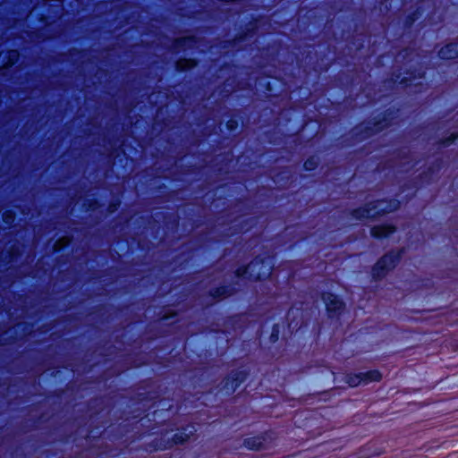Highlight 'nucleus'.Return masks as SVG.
<instances>
[{"mask_svg":"<svg viewBox=\"0 0 458 458\" xmlns=\"http://www.w3.org/2000/svg\"><path fill=\"white\" fill-rule=\"evenodd\" d=\"M399 108L389 106L379 112L371 119L361 122L353 126L348 132V135H342L338 139V145L343 147H352L361 143L366 140L372 138L394 125L397 118Z\"/></svg>","mask_w":458,"mask_h":458,"instance_id":"nucleus-1","label":"nucleus"},{"mask_svg":"<svg viewBox=\"0 0 458 458\" xmlns=\"http://www.w3.org/2000/svg\"><path fill=\"white\" fill-rule=\"evenodd\" d=\"M274 267L271 256L258 254L248 264L238 266L233 275L238 280L251 283L265 282L271 276Z\"/></svg>","mask_w":458,"mask_h":458,"instance_id":"nucleus-2","label":"nucleus"},{"mask_svg":"<svg viewBox=\"0 0 458 458\" xmlns=\"http://www.w3.org/2000/svg\"><path fill=\"white\" fill-rule=\"evenodd\" d=\"M336 47L327 42H320L307 52L309 69L314 72L318 81L322 74L327 72L335 63Z\"/></svg>","mask_w":458,"mask_h":458,"instance_id":"nucleus-3","label":"nucleus"},{"mask_svg":"<svg viewBox=\"0 0 458 458\" xmlns=\"http://www.w3.org/2000/svg\"><path fill=\"white\" fill-rule=\"evenodd\" d=\"M404 254L405 248L400 247L392 248L381 255L370 267V281L378 283L386 278L400 265Z\"/></svg>","mask_w":458,"mask_h":458,"instance_id":"nucleus-4","label":"nucleus"},{"mask_svg":"<svg viewBox=\"0 0 458 458\" xmlns=\"http://www.w3.org/2000/svg\"><path fill=\"white\" fill-rule=\"evenodd\" d=\"M163 233L161 234V225L157 220L150 221L151 237L157 240L160 243L165 242L170 238H175L179 232L181 218L174 212H162Z\"/></svg>","mask_w":458,"mask_h":458,"instance_id":"nucleus-5","label":"nucleus"},{"mask_svg":"<svg viewBox=\"0 0 458 458\" xmlns=\"http://www.w3.org/2000/svg\"><path fill=\"white\" fill-rule=\"evenodd\" d=\"M113 409L106 396H95L88 400L83 406V417L92 422H103L106 420Z\"/></svg>","mask_w":458,"mask_h":458,"instance_id":"nucleus-6","label":"nucleus"},{"mask_svg":"<svg viewBox=\"0 0 458 458\" xmlns=\"http://www.w3.org/2000/svg\"><path fill=\"white\" fill-rule=\"evenodd\" d=\"M250 376L248 369H234L226 374L217 385V393L224 396H232Z\"/></svg>","mask_w":458,"mask_h":458,"instance_id":"nucleus-7","label":"nucleus"},{"mask_svg":"<svg viewBox=\"0 0 458 458\" xmlns=\"http://www.w3.org/2000/svg\"><path fill=\"white\" fill-rule=\"evenodd\" d=\"M320 298L325 304L327 318L331 321L340 320L346 310V303L344 299L331 291H322Z\"/></svg>","mask_w":458,"mask_h":458,"instance_id":"nucleus-8","label":"nucleus"},{"mask_svg":"<svg viewBox=\"0 0 458 458\" xmlns=\"http://www.w3.org/2000/svg\"><path fill=\"white\" fill-rule=\"evenodd\" d=\"M259 30V19L252 17L245 24L242 25L233 38L224 41L223 47H235L238 44L245 42L257 35Z\"/></svg>","mask_w":458,"mask_h":458,"instance_id":"nucleus-9","label":"nucleus"},{"mask_svg":"<svg viewBox=\"0 0 458 458\" xmlns=\"http://www.w3.org/2000/svg\"><path fill=\"white\" fill-rule=\"evenodd\" d=\"M427 75V68L420 64L418 66H410L403 71L402 78V89L415 88L419 90L424 88L425 84L421 81L415 82L416 80H423Z\"/></svg>","mask_w":458,"mask_h":458,"instance_id":"nucleus-10","label":"nucleus"},{"mask_svg":"<svg viewBox=\"0 0 458 458\" xmlns=\"http://www.w3.org/2000/svg\"><path fill=\"white\" fill-rule=\"evenodd\" d=\"M256 82L258 86L263 89L267 98H278L284 85L283 79L269 75L258 78Z\"/></svg>","mask_w":458,"mask_h":458,"instance_id":"nucleus-11","label":"nucleus"},{"mask_svg":"<svg viewBox=\"0 0 458 458\" xmlns=\"http://www.w3.org/2000/svg\"><path fill=\"white\" fill-rule=\"evenodd\" d=\"M147 415V410L140 408L138 403L127 405L122 411L120 419L127 422L128 425L123 427L119 426L115 429H134L128 426L140 422Z\"/></svg>","mask_w":458,"mask_h":458,"instance_id":"nucleus-12","label":"nucleus"},{"mask_svg":"<svg viewBox=\"0 0 458 458\" xmlns=\"http://www.w3.org/2000/svg\"><path fill=\"white\" fill-rule=\"evenodd\" d=\"M236 283L222 284L214 287H211L208 291V296L214 302H220L225 299L234 296L238 293Z\"/></svg>","mask_w":458,"mask_h":458,"instance_id":"nucleus-13","label":"nucleus"},{"mask_svg":"<svg viewBox=\"0 0 458 458\" xmlns=\"http://www.w3.org/2000/svg\"><path fill=\"white\" fill-rule=\"evenodd\" d=\"M369 38V35L367 32L359 31L358 23L356 22L352 32H349L344 38V41L350 47L360 52L365 47V44Z\"/></svg>","mask_w":458,"mask_h":458,"instance_id":"nucleus-14","label":"nucleus"},{"mask_svg":"<svg viewBox=\"0 0 458 458\" xmlns=\"http://www.w3.org/2000/svg\"><path fill=\"white\" fill-rule=\"evenodd\" d=\"M377 210V201L371 200L365 203L362 206L352 208L349 211V215L352 218L357 221H362L364 219L375 220L378 216H373L374 211Z\"/></svg>","mask_w":458,"mask_h":458,"instance_id":"nucleus-15","label":"nucleus"},{"mask_svg":"<svg viewBox=\"0 0 458 458\" xmlns=\"http://www.w3.org/2000/svg\"><path fill=\"white\" fill-rule=\"evenodd\" d=\"M375 201H377V210L374 211L373 216L381 217L401 208V201L396 198H383L375 199Z\"/></svg>","mask_w":458,"mask_h":458,"instance_id":"nucleus-16","label":"nucleus"},{"mask_svg":"<svg viewBox=\"0 0 458 458\" xmlns=\"http://www.w3.org/2000/svg\"><path fill=\"white\" fill-rule=\"evenodd\" d=\"M282 51V43L274 40L267 43L260 50L262 58L267 64H274L279 60Z\"/></svg>","mask_w":458,"mask_h":458,"instance_id":"nucleus-17","label":"nucleus"},{"mask_svg":"<svg viewBox=\"0 0 458 458\" xmlns=\"http://www.w3.org/2000/svg\"><path fill=\"white\" fill-rule=\"evenodd\" d=\"M396 232V226L388 222H384L371 226L370 236L376 240H385L391 237Z\"/></svg>","mask_w":458,"mask_h":458,"instance_id":"nucleus-18","label":"nucleus"},{"mask_svg":"<svg viewBox=\"0 0 458 458\" xmlns=\"http://www.w3.org/2000/svg\"><path fill=\"white\" fill-rule=\"evenodd\" d=\"M198 43L199 38L195 35L175 38L173 39L171 50L178 54L182 51L193 48Z\"/></svg>","mask_w":458,"mask_h":458,"instance_id":"nucleus-19","label":"nucleus"},{"mask_svg":"<svg viewBox=\"0 0 458 458\" xmlns=\"http://www.w3.org/2000/svg\"><path fill=\"white\" fill-rule=\"evenodd\" d=\"M424 13L422 5L417 4L415 7H411V10L406 13L401 21L402 29L403 31L411 30L415 22L421 18Z\"/></svg>","mask_w":458,"mask_h":458,"instance_id":"nucleus-20","label":"nucleus"},{"mask_svg":"<svg viewBox=\"0 0 458 458\" xmlns=\"http://www.w3.org/2000/svg\"><path fill=\"white\" fill-rule=\"evenodd\" d=\"M437 57L441 61H450L458 58V39L442 46L437 51Z\"/></svg>","mask_w":458,"mask_h":458,"instance_id":"nucleus-21","label":"nucleus"},{"mask_svg":"<svg viewBox=\"0 0 458 458\" xmlns=\"http://www.w3.org/2000/svg\"><path fill=\"white\" fill-rule=\"evenodd\" d=\"M268 440L267 432H264L259 436L249 437L244 440V445L250 450L267 449L270 445Z\"/></svg>","mask_w":458,"mask_h":458,"instance_id":"nucleus-22","label":"nucleus"},{"mask_svg":"<svg viewBox=\"0 0 458 458\" xmlns=\"http://www.w3.org/2000/svg\"><path fill=\"white\" fill-rule=\"evenodd\" d=\"M354 69L348 71H340L335 75V83L341 88H352L357 84L356 79L352 72Z\"/></svg>","mask_w":458,"mask_h":458,"instance_id":"nucleus-23","label":"nucleus"},{"mask_svg":"<svg viewBox=\"0 0 458 458\" xmlns=\"http://www.w3.org/2000/svg\"><path fill=\"white\" fill-rule=\"evenodd\" d=\"M198 65L194 57H180L174 63V70L178 73H184L193 70Z\"/></svg>","mask_w":458,"mask_h":458,"instance_id":"nucleus-24","label":"nucleus"},{"mask_svg":"<svg viewBox=\"0 0 458 458\" xmlns=\"http://www.w3.org/2000/svg\"><path fill=\"white\" fill-rule=\"evenodd\" d=\"M361 384L367 386L370 383L380 382L383 379L381 371L377 369H369L364 372H359Z\"/></svg>","mask_w":458,"mask_h":458,"instance_id":"nucleus-25","label":"nucleus"},{"mask_svg":"<svg viewBox=\"0 0 458 458\" xmlns=\"http://www.w3.org/2000/svg\"><path fill=\"white\" fill-rule=\"evenodd\" d=\"M243 314L236 313L233 315H228L224 319V325L228 327L230 330H236L243 327Z\"/></svg>","mask_w":458,"mask_h":458,"instance_id":"nucleus-26","label":"nucleus"},{"mask_svg":"<svg viewBox=\"0 0 458 458\" xmlns=\"http://www.w3.org/2000/svg\"><path fill=\"white\" fill-rule=\"evenodd\" d=\"M241 123L240 111L235 110L229 114V118L225 123V128L230 133H234L238 131Z\"/></svg>","mask_w":458,"mask_h":458,"instance_id":"nucleus-27","label":"nucleus"},{"mask_svg":"<svg viewBox=\"0 0 458 458\" xmlns=\"http://www.w3.org/2000/svg\"><path fill=\"white\" fill-rule=\"evenodd\" d=\"M256 225L255 217H247L239 222L238 225H235L234 233H247L250 231Z\"/></svg>","mask_w":458,"mask_h":458,"instance_id":"nucleus-28","label":"nucleus"},{"mask_svg":"<svg viewBox=\"0 0 458 458\" xmlns=\"http://www.w3.org/2000/svg\"><path fill=\"white\" fill-rule=\"evenodd\" d=\"M320 164V158L318 155L313 154L309 156L302 164V169L305 172L315 171Z\"/></svg>","mask_w":458,"mask_h":458,"instance_id":"nucleus-29","label":"nucleus"},{"mask_svg":"<svg viewBox=\"0 0 458 458\" xmlns=\"http://www.w3.org/2000/svg\"><path fill=\"white\" fill-rule=\"evenodd\" d=\"M458 140V131L451 132L449 135L440 138L437 141V145L438 148H448L451 145L454 144Z\"/></svg>","mask_w":458,"mask_h":458,"instance_id":"nucleus-30","label":"nucleus"},{"mask_svg":"<svg viewBox=\"0 0 458 458\" xmlns=\"http://www.w3.org/2000/svg\"><path fill=\"white\" fill-rule=\"evenodd\" d=\"M177 316H178L177 310H175L174 309H172L168 306H164V307H162V309L159 312L158 319L162 322H165V321H168L170 319L176 318Z\"/></svg>","mask_w":458,"mask_h":458,"instance_id":"nucleus-31","label":"nucleus"},{"mask_svg":"<svg viewBox=\"0 0 458 458\" xmlns=\"http://www.w3.org/2000/svg\"><path fill=\"white\" fill-rule=\"evenodd\" d=\"M415 180L416 182L420 185H430L433 183L435 178L431 174L428 172L427 168H425L417 175Z\"/></svg>","mask_w":458,"mask_h":458,"instance_id":"nucleus-32","label":"nucleus"},{"mask_svg":"<svg viewBox=\"0 0 458 458\" xmlns=\"http://www.w3.org/2000/svg\"><path fill=\"white\" fill-rule=\"evenodd\" d=\"M345 383L352 388L357 387L361 384L359 372H349L344 376Z\"/></svg>","mask_w":458,"mask_h":458,"instance_id":"nucleus-33","label":"nucleus"},{"mask_svg":"<svg viewBox=\"0 0 458 458\" xmlns=\"http://www.w3.org/2000/svg\"><path fill=\"white\" fill-rule=\"evenodd\" d=\"M444 167V160L441 157H437L427 168L428 172L431 174L434 178L438 174Z\"/></svg>","mask_w":458,"mask_h":458,"instance_id":"nucleus-34","label":"nucleus"},{"mask_svg":"<svg viewBox=\"0 0 458 458\" xmlns=\"http://www.w3.org/2000/svg\"><path fill=\"white\" fill-rule=\"evenodd\" d=\"M3 222L8 226H12L16 220V213L13 209H5L2 215Z\"/></svg>","mask_w":458,"mask_h":458,"instance_id":"nucleus-35","label":"nucleus"},{"mask_svg":"<svg viewBox=\"0 0 458 458\" xmlns=\"http://www.w3.org/2000/svg\"><path fill=\"white\" fill-rule=\"evenodd\" d=\"M122 205V199L119 197L112 198L107 204L106 212L108 214L115 213Z\"/></svg>","mask_w":458,"mask_h":458,"instance_id":"nucleus-36","label":"nucleus"},{"mask_svg":"<svg viewBox=\"0 0 458 458\" xmlns=\"http://www.w3.org/2000/svg\"><path fill=\"white\" fill-rule=\"evenodd\" d=\"M101 206L102 203L97 198L86 199L83 202V207L88 211H95Z\"/></svg>","mask_w":458,"mask_h":458,"instance_id":"nucleus-37","label":"nucleus"},{"mask_svg":"<svg viewBox=\"0 0 458 458\" xmlns=\"http://www.w3.org/2000/svg\"><path fill=\"white\" fill-rule=\"evenodd\" d=\"M280 332H281V327L278 323H275L272 325V327H271V332H270V335H269V342L271 344H276L278 342L279 340V336H280Z\"/></svg>","mask_w":458,"mask_h":458,"instance_id":"nucleus-38","label":"nucleus"},{"mask_svg":"<svg viewBox=\"0 0 458 458\" xmlns=\"http://www.w3.org/2000/svg\"><path fill=\"white\" fill-rule=\"evenodd\" d=\"M7 64L12 66L20 59V52L17 49H9L6 53Z\"/></svg>","mask_w":458,"mask_h":458,"instance_id":"nucleus-39","label":"nucleus"},{"mask_svg":"<svg viewBox=\"0 0 458 458\" xmlns=\"http://www.w3.org/2000/svg\"><path fill=\"white\" fill-rule=\"evenodd\" d=\"M265 135L272 145H278L281 142V136H278L276 131H267Z\"/></svg>","mask_w":458,"mask_h":458,"instance_id":"nucleus-40","label":"nucleus"},{"mask_svg":"<svg viewBox=\"0 0 458 458\" xmlns=\"http://www.w3.org/2000/svg\"><path fill=\"white\" fill-rule=\"evenodd\" d=\"M402 73L400 72H393L388 78V82L394 86H399L402 89Z\"/></svg>","mask_w":458,"mask_h":458,"instance_id":"nucleus-41","label":"nucleus"},{"mask_svg":"<svg viewBox=\"0 0 458 458\" xmlns=\"http://www.w3.org/2000/svg\"><path fill=\"white\" fill-rule=\"evenodd\" d=\"M418 288H425L427 290H431L434 288V281L431 278L425 277L418 280Z\"/></svg>","mask_w":458,"mask_h":458,"instance_id":"nucleus-42","label":"nucleus"},{"mask_svg":"<svg viewBox=\"0 0 458 458\" xmlns=\"http://www.w3.org/2000/svg\"><path fill=\"white\" fill-rule=\"evenodd\" d=\"M64 394V390L63 388L55 389L49 392L46 397L47 399H55L56 401H60Z\"/></svg>","mask_w":458,"mask_h":458,"instance_id":"nucleus-43","label":"nucleus"},{"mask_svg":"<svg viewBox=\"0 0 458 458\" xmlns=\"http://www.w3.org/2000/svg\"><path fill=\"white\" fill-rule=\"evenodd\" d=\"M21 256V251L18 248L12 246L7 251V258L10 261L16 260Z\"/></svg>","mask_w":458,"mask_h":458,"instance_id":"nucleus-44","label":"nucleus"},{"mask_svg":"<svg viewBox=\"0 0 458 458\" xmlns=\"http://www.w3.org/2000/svg\"><path fill=\"white\" fill-rule=\"evenodd\" d=\"M289 172L286 167L283 168L276 174V180L278 182H286L289 180Z\"/></svg>","mask_w":458,"mask_h":458,"instance_id":"nucleus-45","label":"nucleus"},{"mask_svg":"<svg viewBox=\"0 0 458 458\" xmlns=\"http://www.w3.org/2000/svg\"><path fill=\"white\" fill-rule=\"evenodd\" d=\"M288 138L291 139V142L295 147H298V146L301 145V143H302V137L298 131L288 135Z\"/></svg>","mask_w":458,"mask_h":458,"instance_id":"nucleus-46","label":"nucleus"},{"mask_svg":"<svg viewBox=\"0 0 458 458\" xmlns=\"http://www.w3.org/2000/svg\"><path fill=\"white\" fill-rule=\"evenodd\" d=\"M2 429H41L40 428L34 427V428H26V427H19V428H12L8 426H0V430ZM42 429H62L60 427H54V428H43Z\"/></svg>","mask_w":458,"mask_h":458,"instance_id":"nucleus-47","label":"nucleus"},{"mask_svg":"<svg viewBox=\"0 0 458 458\" xmlns=\"http://www.w3.org/2000/svg\"><path fill=\"white\" fill-rule=\"evenodd\" d=\"M137 399L140 402L149 400L150 399V392L139 393L137 394Z\"/></svg>","mask_w":458,"mask_h":458,"instance_id":"nucleus-48","label":"nucleus"},{"mask_svg":"<svg viewBox=\"0 0 458 458\" xmlns=\"http://www.w3.org/2000/svg\"><path fill=\"white\" fill-rule=\"evenodd\" d=\"M145 364V361L143 360L142 358H140V359H135L131 363V365L134 368H140L141 366H143Z\"/></svg>","mask_w":458,"mask_h":458,"instance_id":"nucleus-49","label":"nucleus"},{"mask_svg":"<svg viewBox=\"0 0 458 458\" xmlns=\"http://www.w3.org/2000/svg\"><path fill=\"white\" fill-rule=\"evenodd\" d=\"M395 153L401 159H406L409 157V153L406 151H403L402 149L395 150Z\"/></svg>","mask_w":458,"mask_h":458,"instance_id":"nucleus-50","label":"nucleus"},{"mask_svg":"<svg viewBox=\"0 0 458 458\" xmlns=\"http://www.w3.org/2000/svg\"><path fill=\"white\" fill-rule=\"evenodd\" d=\"M188 437H189L188 435H186L185 437H179L178 435H175L173 443H174V444L183 443Z\"/></svg>","mask_w":458,"mask_h":458,"instance_id":"nucleus-51","label":"nucleus"},{"mask_svg":"<svg viewBox=\"0 0 458 458\" xmlns=\"http://www.w3.org/2000/svg\"><path fill=\"white\" fill-rule=\"evenodd\" d=\"M191 227H192L193 229H195V228H198V227L200 225V223H199V220H197V219H191Z\"/></svg>","mask_w":458,"mask_h":458,"instance_id":"nucleus-52","label":"nucleus"},{"mask_svg":"<svg viewBox=\"0 0 458 458\" xmlns=\"http://www.w3.org/2000/svg\"><path fill=\"white\" fill-rule=\"evenodd\" d=\"M172 446V443H167L166 445H160L157 447V449H166Z\"/></svg>","mask_w":458,"mask_h":458,"instance_id":"nucleus-53","label":"nucleus"},{"mask_svg":"<svg viewBox=\"0 0 458 458\" xmlns=\"http://www.w3.org/2000/svg\"><path fill=\"white\" fill-rule=\"evenodd\" d=\"M104 305H98V306H95L93 309L95 311L98 312L100 310H102L104 309Z\"/></svg>","mask_w":458,"mask_h":458,"instance_id":"nucleus-54","label":"nucleus"},{"mask_svg":"<svg viewBox=\"0 0 458 458\" xmlns=\"http://www.w3.org/2000/svg\"><path fill=\"white\" fill-rule=\"evenodd\" d=\"M71 52H72V54L79 55V54L82 53V50L78 49V48H72V49L71 50Z\"/></svg>","mask_w":458,"mask_h":458,"instance_id":"nucleus-55","label":"nucleus"},{"mask_svg":"<svg viewBox=\"0 0 458 458\" xmlns=\"http://www.w3.org/2000/svg\"><path fill=\"white\" fill-rule=\"evenodd\" d=\"M77 429H94V430H97V429H99V427L96 426V427H89V428H78Z\"/></svg>","mask_w":458,"mask_h":458,"instance_id":"nucleus-56","label":"nucleus"},{"mask_svg":"<svg viewBox=\"0 0 458 458\" xmlns=\"http://www.w3.org/2000/svg\"><path fill=\"white\" fill-rule=\"evenodd\" d=\"M188 428H189V426H186V427H176V428H172L171 429H182V430H184V429H189Z\"/></svg>","mask_w":458,"mask_h":458,"instance_id":"nucleus-57","label":"nucleus"},{"mask_svg":"<svg viewBox=\"0 0 458 458\" xmlns=\"http://www.w3.org/2000/svg\"><path fill=\"white\" fill-rule=\"evenodd\" d=\"M215 332H216V333H221V334H223V335H227V334L229 333L227 330H216Z\"/></svg>","mask_w":458,"mask_h":458,"instance_id":"nucleus-58","label":"nucleus"},{"mask_svg":"<svg viewBox=\"0 0 458 458\" xmlns=\"http://www.w3.org/2000/svg\"><path fill=\"white\" fill-rule=\"evenodd\" d=\"M21 325L24 326V330H26L27 327H30V324H29V323H22V324L19 323V324H17V326H21Z\"/></svg>","mask_w":458,"mask_h":458,"instance_id":"nucleus-59","label":"nucleus"},{"mask_svg":"<svg viewBox=\"0 0 458 458\" xmlns=\"http://www.w3.org/2000/svg\"><path fill=\"white\" fill-rule=\"evenodd\" d=\"M222 67L224 68H230L231 67V64L230 63H227V62H225L222 65Z\"/></svg>","mask_w":458,"mask_h":458,"instance_id":"nucleus-60","label":"nucleus"},{"mask_svg":"<svg viewBox=\"0 0 458 458\" xmlns=\"http://www.w3.org/2000/svg\"><path fill=\"white\" fill-rule=\"evenodd\" d=\"M138 247L140 250H144L145 249L140 241L138 242Z\"/></svg>","mask_w":458,"mask_h":458,"instance_id":"nucleus-61","label":"nucleus"},{"mask_svg":"<svg viewBox=\"0 0 458 458\" xmlns=\"http://www.w3.org/2000/svg\"><path fill=\"white\" fill-rule=\"evenodd\" d=\"M13 340H14V337H10V338L6 339L5 343H12V342H13Z\"/></svg>","mask_w":458,"mask_h":458,"instance_id":"nucleus-62","label":"nucleus"},{"mask_svg":"<svg viewBox=\"0 0 458 458\" xmlns=\"http://www.w3.org/2000/svg\"><path fill=\"white\" fill-rule=\"evenodd\" d=\"M145 429H151V430H154V429H156V427H155V426H148V427H147Z\"/></svg>","mask_w":458,"mask_h":458,"instance_id":"nucleus-63","label":"nucleus"},{"mask_svg":"<svg viewBox=\"0 0 458 458\" xmlns=\"http://www.w3.org/2000/svg\"><path fill=\"white\" fill-rule=\"evenodd\" d=\"M349 65H351L352 67V69H354V71L352 72V73L354 74V72H355V67H354V64H352V63H349Z\"/></svg>","mask_w":458,"mask_h":458,"instance_id":"nucleus-64","label":"nucleus"}]
</instances>
